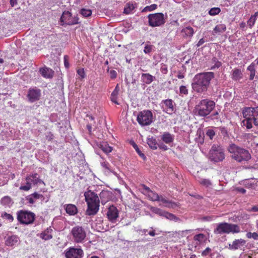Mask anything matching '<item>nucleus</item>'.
<instances>
[{"instance_id": "f257e3e1", "label": "nucleus", "mask_w": 258, "mask_h": 258, "mask_svg": "<svg viewBox=\"0 0 258 258\" xmlns=\"http://www.w3.org/2000/svg\"><path fill=\"white\" fill-rule=\"evenodd\" d=\"M214 77V73L212 72H207L197 74L195 76L194 82L191 84L192 89L199 93L206 92L210 86L211 81Z\"/></svg>"}, {"instance_id": "f03ea898", "label": "nucleus", "mask_w": 258, "mask_h": 258, "mask_svg": "<svg viewBox=\"0 0 258 258\" xmlns=\"http://www.w3.org/2000/svg\"><path fill=\"white\" fill-rule=\"evenodd\" d=\"M85 201L87 205L86 214L88 216L95 215L99 210L100 200L95 192L88 190L84 193Z\"/></svg>"}, {"instance_id": "7ed1b4c3", "label": "nucleus", "mask_w": 258, "mask_h": 258, "mask_svg": "<svg viewBox=\"0 0 258 258\" xmlns=\"http://www.w3.org/2000/svg\"><path fill=\"white\" fill-rule=\"evenodd\" d=\"M242 114L244 119L242 123L247 129L252 127V122L258 126V107H245L242 110Z\"/></svg>"}, {"instance_id": "20e7f679", "label": "nucleus", "mask_w": 258, "mask_h": 258, "mask_svg": "<svg viewBox=\"0 0 258 258\" xmlns=\"http://www.w3.org/2000/svg\"><path fill=\"white\" fill-rule=\"evenodd\" d=\"M228 150L231 154V158L238 162L248 161L251 158V155L247 150L234 144L230 145Z\"/></svg>"}, {"instance_id": "39448f33", "label": "nucleus", "mask_w": 258, "mask_h": 258, "mask_svg": "<svg viewBox=\"0 0 258 258\" xmlns=\"http://www.w3.org/2000/svg\"><path fill=\"white\" fill-rule=\"evenodd\" d=\"M215 106V103L213 101L203 99L195 106V114L201 117H205L212 112Z\"/></svg>"}, {"instance_id": "423d86ee", "label": "nucleus", "mask_w": 258, "mask_h": 258, "mask_svg": "<svg viewBox=\"0 0 258 258\" xmlns=\"http://www.w3.org/2000/svg\"><path fill=\"white\" fill-rule=\"evenodd\" d=\"M240 229L237 224L223 222L218 224L214 229L215 234H222L223 233H238L240 232Z\"/></svg>"}, {"instance_id": "0eeeda50", "label": "nucleus", "mask_w": 258, "mask_h": 258, "mask_svg": "<svg viewBox=\"0 0 258 258\" xmlns=\"http://www.w3.org/2000/svg\"><path fill=\"white\" fill-rule=\"evenodd\" d=\"M86 235L85 229L79 225L73 227L70 232L72 240L76 243H83L86 239Z\"/></svg>"}, {"instance_id": "6e6552de", "label": "nucleus", "mask_w": 258, "mask_h": 258, "mask_svg": "<svg viewBox=\"0 0 258 258\" xmlns=\"http://www.w3.org/2000/svg\"><path fill=\"white\" fill-rule=\"evenodd\" d=\"M25 179L26 180V184L21 185L19 188L21 190H29L32 188V184H33L34 185L40 184L45 185L44 182L40 178L39 175L37 173L28 175Z\"/></svg>"}, {"instance_id": "1a4fd4ad", "label": "nucleus", "mask_w": 258, "mask_h": 258, "mask_svg": "<svg viewBox=\"0 0 258 258\" xmlns=\"http://www.w3.org/2000/svg\"><path fill=\"white\" fill-rule=\"evenodd\" d=\"M17 218L21 224L29 225L34 222L35 215L31 211L20 210L17 213Z\"/></svg>"}, {"instance_id": "9d476101", "label": "nucleus", "mask_w": 258, "mask_h": 258, "mask_svg": "<svg viewBox=\"0 0 258 258\" xmlns=\"http://www.w3.org/2000/svg\"><path fill=\"white\" fill-rule=\"evenodd\" d=\"M209 157L211 160L215 162L222 161L225 158L223 149L220 146L213 145L209 152Z\"/></svg>"}, {"instance_id": "9b49d317", "label": "nucleus", "mask_w": 258, "mask_h": 258, "mask_svg": "<svg viewBox=\"0 0 258 258\" xmlns=\"http://www.w3.org/2000/svg\"><path fill=\"white\" fill-rule=\"evenodd\" d=\"M137 120L142 126L149 125L153 121L152 113L149 110L141 111L138 115Z\"/></svg>"}, {"instance_id": "f8f14e48", "label": "nucleus", "mask_w": 258, "mask_h": 258, "mask_svg": "<svg viewBox=\"0 0 258 258\" xmlns=\"http://www.w3.org/2000/svg\"><path fill=\"white\" fill-rule=\"evenodd\" d=\"M84 255L83 250L81 248L70 247L66 250V258H82Z\"/></svg>"}, {"instance_id": "ddd939ff", "label": "nucleus", "mask_w": 258, "mask_h": 258, "mask_svg": "<svg viewBox=\"0 0 258 258\" xmlns=\"http://www.w3.org/2000/svg\"><path fill=\"white\" fill-rule=\"evenodd\" d=\"M41 90L38 88H30L27 94V97L30 102L38 101L41 97Z\"/></svg>"}, {"instance_id": "4468645a", "label": "nucleus", "mask_w": 258, "mask_h": 258, "mask_svg": "<svg viewBox=\"0 0 258 258\" xmlns=\"http://www.w3.org/2000/svg\"><path fill=\"white\" fill-rule=\"evenodd\" d=\"M107 217L109 221L114 223L118 217V210L114 206H110L107 212Z\"/></svg>"}, {"instance_id": "2eb2a0df", "label": "nucleus", "mask_w": 258, "mask_h": 258, "mask_svg": "<svg viewBox=\"0 0 258 258\" xmlns=\"http://www.w3.org/2000/svg\"><path fill=\"white\" fill-rule=\"evenodd\" d=\"M19 237L16 235L9 236L5 240L6 245L9 247H14L20 243Z\"/></svg>"}, {"instance_id": "dca6fc26", "label": "nucleus", "mask_w": 258, "mask_h": 258, "mask_svg": "<svg viewBox=\"0 0 258 258\" xmlns=\"http://www.w3.org/2000/svg\"><path fill=\"white\" fill-rule=\"evenodd\" d=\"M26 199L29 204L33 205L37 200H40V201H43L44 200V197L42 194L34 192V193L26 197Z\"/></svg>"}, {"instance_id": "f3484780", "label": "nucleus", "mask_w": 258, "mask_h": 258, "mask_svg": "<svg viewBox=\"0 0 258 258\" xmlns=\"http://www.w3.org/2000/svg\"><path fill=\"white\" fill-rule=\"evenodd\" d=\"M39 71L41 76L46 79H51L53 77L54 75V71L46 67L40 68Z\"/></svg>"}, {"instance_id": "a211bd4d", "label": "nucleus", "mask_w": 258, "mask_h": 258, "mask_svg": "<svg viewBox=\"0 0 258 258\" xmlns=\"http://www.w3.org/2000/svg\"><path fill=\"white\" fill-rule=\"evenodd\" d=\"M246 243V241L242 239H235L232 244H229V248L231 250L241 249Z\"/></svg>"}, {"instance_id": "6ab92c4d", "label": "nucleus", "mask_w": 258, "mask_h": 258, "mask_svg": "<svg viewBox=\"0 0 258 258\" xmlns=\"http://www.w3.org/2000/svg\"><path fill=\"white\" fill-rule=\"evenodd\" d=\"M60 23L61 25L64 24L72 25L78 23V17H60Z\"/></svg>"}, {"instance_id": "aec40b11", "label": "nucleus", "mask_w": 258, "mask_h": 258, "mask_svg": "<svg viewBox=\"0 0 258 258\" xmlns=\"http://www.w3.org/2000/svg\"><path fill=\"white\" fill-rule=\"evenodd\" d=\"M164 111L169 114H172L174 110L173 101L171 99H167L164 101Z\"/></svg>"}, {"instance_id": "412c9836", "label": "nucleus", "mask_w": 258, "mask_h": 258, "mask_svg": "<svg viewBox=\"0 0 258 258\" xmlns=\"http://www.w3.org/2000/svg\"><path fill=\"white\" fill-rule=\"evenodd\" d=\"M194 241L195 242L196 246L200 245L203 243L206 242L207 240L206 236L202 233L195 235L193 237Z\"/></svg>"}, {"instance_id": "4be33fe9", "label": "nucleus", "mask_w": 258, "mask_h": 258, "mask_svg": "<svg viewBox=\"0 0 258 258\" xmlns=\"http://www.w3.org/2000/svg\"><path fill=\"white\" fill-rule=\"evenodd\" d=\"M243 78V74L241 69L235 68L232 70L231 78L234 81H238Z\"/></svg>"}, {"instance_id": "5701e85b", "label": "nucleus", "mask_w": 258, "mask_h": 258, "mask_svg": "<svg viewBox=\"0 0 258 258\" xmlns=\"http://www.w3.org/2000/svg\"><path fill=\"white\" fill-rule=\"evenodd\" d=\"M226 30V27L224 24H219L216 26L212 31L214 35H221Z\"/></svg>"}, {"instance_id": "b1692460", "label": "nucleus", "mask_w": 258, "mask_h": 258, "mask_svg": "<svg viewBox=\"0 0 258 258\" xmlns=\"http://www.w3.org/2000/svg\"><path fill=\"white\" fill-rule=\"evenodd\" d=\"M98 147L105 154H108L112 151V147L110 146L107 142H102L98 145Z\"/></svg>"}, {"instance_id": "393cba45", "label": "nucleus", "mask_w": 258, "mask_h": 258, "mask_svg": "<svg viewBox=\"0 0 258 258\" xmlns=\"http://www.w3.org/2000/svg\"><path fill=\"white\" fill-rule=\"evenodd\" d=\"M66 211L70 215H75L78 213L77 207L73 204H67L66 205Z\"/></svg>"}, {"instance_id": "a878e982", "label": "nucleus", "mask_w": 258, "mask_h": 258, "mask_svg": "<svg viewBox=\"0 0 258 258\" xmlns=\"http://www.w3.org/2000/svg\"><path fill=\"white\" fill-rule=\"evenodd\" d=\"M147 144L149 147L153 150L157 149L158 147L161 148V146L157 143L156 139L153 137L148 138Z\"/></svg>"}, {"instance_id": "bb28decb", "label": "nucleus", "mask_w": 258, "mask_h": 258, "mask_svg": "<svg viewBox=\"0 0 258 258\" xmlns=\"http://www.w3.org/2000/svg\"><path fill=\"white\" fill-rule=\"evenodd\" d=\"M111 198V193L107 190H103L100 194V198L102 203L108 202Z\"/></svg>"}, {"instance_id": "cd10ccee", "label": "nucleus", "mask_w": 258, "mask_h": 258, "mask_svg": "<svg viewBox=\"0 0 258 258\" xmlns=\"http://www.w3.org/2000/svg\"><path fill=\"white\" fill-rule=\"evenodd\" d=\"M182 34L184 37H191L194 33L193 28L190 26L183 28L181 31Z\"/></svg>"}, {"instance_id": "c85d7f7f", "label": "nucleus", "mask_w": 258, "mask_h": 258, "mask_svg": "<svg viewBox=\"0 0 258 258\" xmlns=\"http://www.w3.org/2000/svg\"><path fill=\"white\" fill-rule=\"evenodd\" d=\"M162 201V206L167 208L174 209L178 206L177 203L163 198Z\"/></svg>"}, {"instance_id": "c756f323", "label": "nucleus", "mask_w": 258, "mask_h": 258, "mask_svg": "<svg viewBox=\"0 0 258 258\" xmlns=\"http://www.w3.org/2000/svg\"><path fill=\"white\" fill-rule=\"evenodd\" d=\"M149 23L151 26H157L161 25V17H148Z\"/></svg>"}, {"instance_id": "7c9ffc66", "label": "nucleus", "mask_w": 258, "mask_h": 258, "mask_svg": "<svg viewBox=\"0 0 258 258\" xmlns=\"http://www.w3.org/2000/svg\"><path fill=\"white\" fill-rule=\"evenodd\" d=\"M119 91V88L118 85L117 84L115 87V89H114V90L113 91V92H112L110 96L111 101L116 104H119L118 102L117 101Z\"/></svg>"}, {"instance_id": "2f4dec72", "label": "nucleus", "mask_w": 258, "mask_h": 258, "mask_svg": "<svg viewBox=\"0 0 258 258\" xmlns=\"http://www.w3.org/2000/svg\"><path fill=\"white\" fill-rule=\"evenodd\" d=\"M174 140V136L169 133H164L162 135V141L166 144L172 143Z\"/></svg>"}, {"instance_id": "473e14b6", "label": "nucleus", "mask_w": 258, "mask_h": 258, "mask_svg": "<svg viewBox=\"0 0 258 258\" xmlns=\"http://www.w3.org/2000/svg\"><path fill=\"white\" fill-rule=\"evenodd\" d=\"M143 186H144L146 190L147 191L149 196L151 198L152 201H157L159 200V197L157 194L150 190V188L148 187L145 186V185H143Z\"/></svg>"}, {"instance_id": "72a5a7b5", "label": "nucleus", "mask_w": 258, "mask_h": 258, "mask_svg": "<svg viewBox=\"0 0 258 258\" xmlns=\"http://www.w3.org/2000/svg\"><path fill=\"white\" fill-rule=\"evenodd\" d=\"M162 217H164L170 220H173L174 221H177L179 220V218L175 216L174 214L166 211H162Z\"/></svg>"}, {"instance_id": "f704fd0d", "label": "nucleus", "mask_w": 258, "mask_h": 258, "mask_svg": "<svg viewBox=\"0 0 258 258\" xmlns=\"http://www.w3.org/2000/svg\"><path fill=\"white\" fill-rule=\"evenodd\" d=\"M142 80L146 84H150L153 81V76L149 74H143Z\"/></svg>"}, {"instance_id": "c9c22d12", "label": "nucleus", "mask_w": 258, "mask_h": 258, "mask_svg": "<svg viewBox=\"0 0 258 258\" xmlns=\"http://www.w3.org/2000/svg\"><path fill=\"white\" fill-rule=\"evenodd\" d=\"M211 63L212 66L211 67V70L215 69H218L221 66V62L219 61L218 58L216 57H213L211 60Z\"/></svg>"}, {"instance_id": "e433bc0d", "label": "nucleus", "mask_w": 258, "mask_h": 258, "mask_svg": "<svg viewBox=\"0 0 258 258\" xmlns=\"http://www.w3.org/2000/svg\"><path fill=\"white\" fill-rule=\"evenodd\" d=\"M135 9L134 5L133 4H127L124 9L123 13L126 15L132 14V12Z\"/></svg>"}, {"instance_id": "4c0bfd02", "label": "nucleus", "mask_w": 258, "mask_h": 258, "mask_svg": "<svg viewBox=\"0 0 258 258\" xmlns=\"http://www.w3.org/2000/svg\"><path fill=\"white\" fill-rule=\"evenodd\" d=\"M40 237L42 239L47 240L51 239L52 238V236L49 233V230L47 229L46 230L41 233Z\"/></svg>"}, {"instance_id": "58836bf2", "label": "nucleus", "mask_w": 258, "mask_h": 258, "mask_svg": "<svg viewBox=\"0 0 258 258\" xmlns=\"http://www.w3.org/2000/svg\"><path fill=\"white\" fill-rule=\"evenodd\" d=\"M133 147L135 148V149L136 150V152L138 153L139 155L144 160H146V156L145 155V154L144 153H143L139 149V148H138V146L137 144H136L135 143H134V144H133Z\"/></svg>"}, {"instance_id": "ea45409f", "label": "nucleus", "mask_w": 258, "mask_h": 258, "mask_svg": "<svg viewBox=\"0 0 258 258\" xmlns=\"http://www.w3.org/2000/svg\"><path fill=\"white\" fill-rule=\"evenodd\" d=\"M220 11L221 10L219 8H213L211 9V10L209 11V14L212 16L216 15H218L220 12Z\"/></svg>"}, {"instance_id": "a19ab883", "label": "nucleus", "mask_w": 258, "mask_h": 258, "mask_svg": "<svg viewBox=\"0 0 258 258\" xmlns=\"http://www.w3.org/2000/svg\"><path fill=\"white\" fill-rule=\"evenodd\" d=\"M157 8V5L155 4H152L150 6L146 7L143 10L142 12H151Z\"/></svg>"}, {"instance_id": "79ce46f5", "label": "nucleus", "mask_w": 258, "mask_h": 258, "mask_svg": "<svg viewBox=\"0 0 258 258\" xmlns=\"http://www.w3.org/2000/svg\"><path fill=\"white\" fill-rule=\"evenodd\" d=\"M248 238H252L254 240H258V233L256 232H247L246 234Z\"/></svg>"}, {"instance_id": "37998d69", "label": "nucleus", "mask_w": 258, "mask_h": 258, "mask_svg": "<svg viewBox=\"0 0 258 258\" xmlns=\"http://www.w3.org/2000/svg\"><path fill=\"white\" fill-rule=\"evenodd\" d=\"M80 14L82 16H91L92 12L90 9H82L80 11Z\"/></svg>"}, {"instance_id": "c03bdc74", "label": "nucleus", "mask_w": 258, "mask_h": 258, "mask_svg": "<svg viewBox=\"0 0 258 258\" xmlns=\"http://www.w3.org/2000/svg\"><path fill=\"white\" fill-rule=\"evenodd\" d=\"M1 216L3 218H5V219L9 220L10 222H12L14 220V218H13V216L10 214L6 213V212H4V213H2Z\"/></svg>"}, {"instance_id": "a18cd8bd", "label": "nucleus", "mask_w": 258, "mask_h": 258, "mask_svg": "<svg viewBox=\"0 0 258 258\" xmlns=\"http://www.w3.org/2000/svg\"><path fill=\"white\" fill-rule=\"evenodd\" d=\"M206 135L212 140L215 135V132L213 129H208L206 131Z\"/></svg>"}, {"instance_id": "49530a36", "label": "nucleus", "mask_w": 258, "mask_h": 258, "mask_svg": "<svg viewBox=\"0 0 258 258\" xmlns=\"http://www.w3.org/2000/svg\"><path fill=\"white\" fill-rule=\"evenodd\" d=\"M199 182L200 184L206 186H208L211 184V182L210 180L207 179H201L199 180Z\"/></svg>"}, {"instance_id": "de8ad7c7", "label": "nucleus", "mask_w": 258, "mask_h": 258, "mask_svg": "<svg viewBox=\"0 0 258 258\" xmlns=\"http://www.w3.org/2000/svg\"><path fill=\"white\" fill-rule=\"evenodd\" d=\"M179 93L180 94L187 95L188 91L186 86L182 85L179 88Z\"/></svg>"}, {"instance_id": "09e8293b", "label": "nucleus", "mask_w": 258, "mask_h": 258, "mask_svg": "<svg viewBox=\"0 0 258 258\" xmlns=\"http://www.w3.org/2000/svg\"><path fill=\"white\" fill-rule=\"evenodd\" d=\"M77 73L78 75H79L81 79H84L85 77V73L84 71V69L82 68H79L77 70Z\"/></svg>"}, {"instance_id": "8fccbe9b", "label": "nucleus", "mask_w": 258, "mask_h": 258, "mask_svg": "<svg viewBox=\"0 0 258 258\" xmlns=\"http://www.w3.org/2000/svg\"><path fill=\"white\" fill-rule=\"evenodd\" d=\"M11 202V199L10 197L5 196L2 199V203L4 204H9Z\"/></svg>"}, {"instance_id": "3c124183", "label": "nucleus", "mask_w": 258, "mask_h": 258, "mask_svg": "<svg viewBox=\"0 0 258 258\" xmlns=\"http://www.w3.org/2000/svg\"><path fill=\"white\" fill-rule=\"evenodd\" d=\"M256 64L253 62H252L247 68V70L250 72V73L255 72V65Z\"/></svg>"}, {"instance_id": "603ef678", "label": "nucleus", "mask_w": 258, "mask_h": 258, "mask_svg": "<svg viewBox=\"0 0 258 258\" xmlns=\"http://www.w3.org/2000/svg\"><path fill=\"white\" fill-rule=\"evenodd\" d=\"M255 22V17H250L247 21L248 25L251 28L254 24Z\"/></svg>"}, {"instance_id": "864d4df0", "label": "nucleus", "mask_w": 258, "mask_h": 258, "mask_svg": "<svg viewBox=\"0 0 258 258\" xmlns=\"http://www.w3.org/2000/svg\"><path fill=\"white\" fill-rule=\"evenodd\" d=\"M212 249L210 247H207L204 251L202 252V255L203 256H206L209 255L210 253L211 252Z\"/></svg>"}, {"instance_id": "5fc2aeb1", "label": "nucleus", "mask_w": 258, "mask_h": 258, "mask_svg": "<svg viewBox=\"0 0 258 258\" xmlns=\"http://www.w3.org/2000/svg\"><path fill=\"white\" fill-rule=\"evenodd\" d=\"M153 46L151 45H147L144 48V52L145 53H149L151 52L152 50Z\"/></svg>"}, {"instance_id": "6e6d98bb", "label": "nucleus", "mask_w": 258, "mask_h": 258, "mask_svg": "<svg viewBox=\"0 0 258 258\" xmlns=\"http://www.w3.org/2000/svg\"><path fill=\"white\" fill-rule=\"evenodd\" d=\"M64 65L66 68H69L70 67L69 57L67 55L64 56Z\"/></svg>"}, {"instance_id": "4d7b16f0", "label": "nucleus", "mask_w": 258, "mask_h": 258, "mask_svg": "<svg viewBox=\"0 0 258 258\" xmlns=\"http://www.w3.org/2000/svg\"><path fill=\"white\" fill-rule=\"evenodd\" d=\"M110 78L111 79H115L116 77L117 73L114 70H111L110 71Z\"/></svg>"}, {"instance_id": "13d9d810", "label": "nucleus", "mask_w": 258, "mask_h": 258, "mask_svg": "<svg viewBox=\"0 0 258 258\" xmlns=\"http://www.w3.org/2000/svg\"><path fill=\"white\" fill-rule=\"evenodd\" d=\"M177 77L178 78V79H183L184 78V75L183 73H182L180 71H179L178 72V74L177 75Z\"/></svg>"}, {"instance_id": "bf43d9fd", "label": "nucleus", "mask_w": 258, "mask_h": 258, "mask_svg": "<svg viewBox=\"0 0 258 258\" xmlns=\"http://www.w3.org/2000/svg\"><path fill=\"white\" fill-rule=\"evenodd\" d=\"M249 211L251 212H258V205L252 206Z\"/></svg>"}, {"instance_id": "052dcab7", "label": "nucleus", "mask_w": 258, "mask_h": 258, "mask_svg": "<svg viewBox=\"0 0 258 258\" xmlns=\"http://www.w3.org/2000/svg\"><path fill=\"white\" fill-rule=\"evenodd\" d=\"M205 42V41L204 40V39L203 38H201V39H200V40L197 44V46L198 47H199V46H201L202 44H203Z\"/></svg>"}, {"instance_id": "680f3d73", "label": "nucleus", "mask_w": 258, "mask_h": 258, "mask_svg": "<svg viewBox=\"0 0 258 258\" xmlns=\"http://www.w3.org/2000/svg\"><path fill=\"white\" fill-rule=\"evenodd\" d=\"M53 135L50 133L49 134L48 136H46V139L49 141L52 140L53 139Z\"/></svg>"}, {"instance_id": "e2e57ef3", "label": "nucleus", "mask_w": 258, "mask_h": 258, "mask_svg": "<svg viewBox=\"0 0 258 258\" xmlns=\"http://www.w3.org/2000/svg\"><path fill=\"white\" fill-rule=\"evenodd\" d=\"M18 0H10V3L12 7H14L17 4Z\"/></svg>"}, {"instance_id": "0e129e2a", "label": "nucleus", "mask_w": 258, "mask_h": 258, "mask_svg": "<svg viewBox=\"0 0 258 258\" xmlns=\"http://www.w3.org/2000/svg\"><path fill=\"white\" fill-rule=\"evenodd\" d=\"M92 123H88L87 125V130H88L89 132L90 133H91L92 132Z\"/></svg>"}, {"instance_id": "69168bd1", "label": "nucleus", "mask_w": 258, "mask_h": 258, "mask_svg": "<svg viewBox=\"0 0 258 258\" xmlns=\"http://www.w3.org/2000/svg\"><path fill=\"white\" fill-rule=\"evenodd\" d=\"M87 117L88 118L90 121H92L93 123H95V122L94 121V118L92 115H87Z\"/></svg>"}, {"instance_id": "338daca9", "label": "nucleus", "mask_w": 258, "mask_h": 258, "mask_svg": "<svg viewBox=\"0 0 258 258\" xmlns=\"http://www.w3.org/2000/svg\"><path fill=\"white\" fill-rule=\"evenodd\" d=\"M237 190L239 192H241V193H242V194H244V193H245V192H246V190H245L244 188H242V187H238V188H237Z\"/></svg>"}, {"instance_id": "774afa93", "label": "nucleus", "mask_w": 258, "mask_h": 258, "mask_svg": "<svg viewBox=\"0 0 258 258\" xmlns=\"http://www.w3.org/2000/svg\"><path fill=\"white\" fill-rule=\"evenodd\" d=\"M102 166L103 167H104L106 169H109V164L108 163H106V162H103L102 164Z\"/></svg>"}]
</instances>
